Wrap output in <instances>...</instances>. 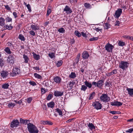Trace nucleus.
Instances as JSON below:
<instances>
[{
  "label": "nucleus",
  "mask_w": 133,
  "mask_h": 133,
  "mask_svg": "<svg viewBox=\"0 0 133 133\" xmlns=\"http://www.w3.org/2000/svg\"><path fill=\"white\" fill-rule=\"evenodd\" d=\"M27 125L28 129L30 133H38V129L32 123H29Z\"/></svg>",
  "instance_id": "nucleus-1"
},
{
  "label": "nucleus",
  "mask_w": 133,
  "mask_h": 133,
  "mask_svg": "<svg viewBox=\"0 0 133 133\" xmlns=\"http://www.w3.org/2000/svg\"><path fill=\"white\" fill-rule=\"evenodd\" d=\"M100 99L101 101L105 102H108L110 100V98L106 94H102L100 97Z\"/></svg>",
  "instance_id": "nucleus-2"
},
{
  "label": "nucleus",
  "mask_w": 133,
  "mask_h": 133,
  "mask_svg": "<svg viewBox=\"0 0 133 133\" xmlns=\"http://www.w3.org/2000/svg\"><path fill=\"white\" fill-rule=\"evenodd\" d=\"M92 105L97 110L100 109L102 107L101 104L98 101L93 102Z\"/></svg>",
  "instance_id": "nucleus-3"
},
{
  "label": "nucleus",
  "mask_w": 133,
  "mask_h": 133,
  "mask_svg": "<svg viewBox=\"0 0 133 133\" xmlns=\"http://www.w3.org/2000/svg\"><path fill=\"white\" fill-rule=\"evenodd\" d=\"M128 64L127 62L121 61L119 63V67L123 70H124L128 67V66L127 64Z\"/></svg>",
  "instance_id": "nucleus-4"
},
{
  "label": "nucleus",
  "mask_w": 133,
  "mask_h": 133,
  "mask_svg": "<svg viewBox=\"0 0 133 133\" xmlns=\"http://www.w3.org/2000/svg\"><path fill=\"white\" fill-rule=\"evenodd\" d=\"M15 56L14 54L9 55L7 60V62L10 64H13L14 63V60L15 59Z\"/></svg>",
  "instance_id": "nucleus-5"
},
{
  "label": "nucleus",
  "mask_w": 133,
  "mask_h": 133,
  "mask_svg": "<svg viewBox=\"0 0 133 133\" xmlns=\"http://www.w3.org/2000/svg\"><path fill=\"white\" fill-rule=\"evenodd\" d=\"M20 125V123L17 119H14L11 122L10 124V127L12 128L17 127L18 126Z\"/></svg>",
  "instance_id": "nucleus-6"
},
{
  "label": "nucleus",
  "mask_w": 133,
  "mask_h": 133,
  "mask_svg": "<svg viewBox=\"0 0 133 133\" xmlns=\"http://www.w3.org/2000/svg\"><path fill=\"white\" fill-rule=\"evenodd\" d=\"M105 50L108 52L112 51V50L114 48V46L110 43H108L106 44L105 46Z\"/></svg>",
  "instance_id": "nucleus-7"
},
{
  "label": "nucleus",
  "mask_w": 133,
  "mask_h": 133,
  "mask_svg": "<svg viewBox=\"0 0 133 133\" xmlns=\"http://www.w3.org/2000/svg\"><path fill=\"white\" fill-rule=\"evenodd\" d=\"M13 73L15 75L20 74L21 73L20 69L17 67L14 68L13 69Z\"/></svg>",
  "instance_id": "nucleus-8"
},
{
  "label": "nucleus",
  "mask_w": 133,
  "mask_h": 133,
  "mask_svg": "<svg viewBox=\"0 0 133 133\" xmlns=\"http://www.w3.org/2000/svg\"><path fill=\"white\" fill-rule=\"evenodd\" d=\"M64 11H66V13L67 14H71L72 12V11L71 9L68 5H66L65 8L63 9Z\"/></svg>",
  "instance_id": "nucleus-9"
},
{
  "label": "nucleus",
  "mask_w": 133,
  "mask_h": 133,
  "mask_svg": "<svg viewBox=\"0 0 133 133\" xmlns=\"http://www.w3.org/2000/svg\"><path fill=\"white\" fill-rule=\"evenodd\" d=\"M104 80L101 79L98 81L97 82L98 88L99 89H102L104 85Z\"/></svg>",
  "instance_id": "nucleus-10"
},
{
  "label": "nucleus",
  "mask_w": 133,
  "mask_h": 133,
  "mask_svg": "<svg viewBox=\"0 0 133 133\" xmlns=\"http://www.w3.org/2000/svg\"><path fill=\"white\" fill-rule=\"evenodd\" d=\"M122 13V10L121 9H118L116 11L115 13V16L117 18H118L120 16Z\"/></svg>",
  "instance_id": "nucleus-11"
},
{
  "label": "nucleus",
  "mask_w": 133,
  "mask_h": 133,
  "mask_svg": "<svg viewBox=\"0 0 133 133\" xmlns=\"http://www.w3.org/2000/svg\"><path fill=\"white\" fill-rule=\"evenodd\" d=\"M110 104L112 106H119L122 105V103L118 101L112 102L110 103Z\"/></svg>",
  "instance_id": "nucleus-12"
},
{
  "label": "nucleus",
  "mask_w": 133,
  "mask_h": 133,
  "mask_svg": "<svg viewBox=\"0 0 133 133\" xmlns=\"http://www.w3.org/2000/svg\"><path fill=\"white\" fill-rule=\"evenodd\" d=\"M89 57V54L87 51H84L82 54V57L84 59H88Z\"/></svg>",
  "instance_id": "nucleus-13"
},
{
  "label": "nucleus",
  "mask_w": 133,
  "mask_h": 133,
  "mask_svg": "<svg viewBox=\"0 0 133 133\" xmlns=\"http://www.w3.org/2000/svg\"><path fill=\"white\" fill-rule=\"evenodd\" d=\"M8 71L2 70L1 72V76L3 78L6 77L8 75Z\"/></svg>",
  "instance_id": "nucleus-14"
},
{
  "label": "nucleus",
  "mask_w": 133,
  "mask_h": 133,
  "mask_svg": "<svg viewBox=\"0 0 133 133\" xmlns=\"http://www.w3.org/2000/svg\"><path fill=\"white\" fill-rule=\"evenodd\" d=\"M63 92L58 91H56L54 92V95L55 96L59 97L63 95Z\"/></svg>",
  "instance_id": "nucleus-15"
},
{
  "label": "nucleus",
  "mask_w": 133,
  "mask_h": 133,
  "mask_svg": "<svg viewBox=\"0 0 133 133\" xmlns=\"http://www.w3.org/2000/svg\"><path fill=\"white\" fill-rule=\"evenodd\" d=\"M20 124L22 123L25 125H26L28 122H29V120L26 119H24L21 118L20 119Z\"/></svg>",
  "instance_id": "nucleus-16"
},
{
  "label": "nucleus",
  "mask_w": 133,
  "mask_h": 133,
  "mask_svg": "<svg viewBox=\"0 0 133 133\" xmlns=\"http://www.w3.org/2000/svg\"><path fill=\"white\" fill-rule=\"evenodd\" d=\"M54 80L56 83H59L61 82V79L58 76H56L54 77Z\"/></svg>",
  "instance_id": "nucleus-17"
},
{
  "label": "nucleus",
  "mask_w": 133,
  "mask_h": 133,
  "mask_svg": "<svg viewBox=\"0 0 133 133\" xmlns=\"http://www.w3.org/2000/svg\"><path fill=\"white\" fill-rule=\"evenodd\" d=\"M127 90L130 96H133V88H127Z\"/></svg>",
  "instance_id": "nucleus-18"
},
{
  "label": "nucleus",
  "mask_w": 133,
  "mask_h": 133,
  "mask_svg": "<svg viewBox=\"0 0 133 133\" xmlns=\"http://www.w3.org/2000/svg\"><path fill=\"white\" fill-rule=\"evenodd\" d=\"M31 28L32 30H36L39 29V27L37 26V25H34L32 24L31 26Z\"/></svg>",
  "instance_id": "nucleus-19"
},
{
  "label": "nucleus",
  "mask_w": 133,
  "mask_h": 133,
  "mask_svg": "<svg viewBox=\"0 0 133 133\" xmlns=\"http://www.w3.org/2000/svg\"><path fill=\"white\" fill-rule=\"evenodd\" d=\"M5 20L2 17H0V25L2 26H4L5 24Z\"/></svg>",
  "instance_id": "nucleus-20"
},
{
  "label": "nucleus",
  "mask_w": 133,
  "mask_h": 133,
  "mask_svg": "<svg viewBox=\"0 0 133 133\" xmlns=\"http://www.w3.org/2000/svg\"><path fill=\"white\" fill-rule=\"evenodd\" d=\"M84 83L85 85L87 87V88L88 87L89 88H90L92 87V84L91 83L87 81H85Z\"/></svg>",
  "instance_id": "nucleus-21"
},
{
  "label": "nucleus",
  "mask_w": 133,
  "mask_h": 133,
  "mask_svg": "<svg viewBox=\"0 0 133 133\" xmlns=\"http://www.w3.org/2000/svg\"><path fill=\"white\" fill-rule=\"evenodd\" d=\"M23 58L24 60V62L26 63H28V61H29V58L28 56L25 54H24L23 55Z\"/></svg>",
  "instance_id": "nucleus-22"
},
{
  "label": "nucleus",
  "mask_w": 133,
  "mask_h": 133,
  "mask_svg": "<svg viewBox=\"0 0 133 133\" xmlns=\"http://www.w3.org/2000/svg\"><path fill=\"white\" fill-rule=\"evenodd\" d=\"M11 24H10L9 25H6L4 26V27L6 28V29L8 30H11L13 28V27L11 25Z\"/></svg>",
  "instance_id": "nucleus-23"
},
{
  "label": "nucleus",
  "mask_w": 133,
  "mask_h": 133,
  "mask_svg": "<svg viewBox=\"0 0 133 133\" xmlns=\"http://www.w3.org/2000/svg\"><path fill=\"white\" fill-rule=\"evenodd\" d=\"M47 105L49 107L53 108L54 106L55 103L54 102L52 101L49 103H48Z\"/></svg>",
  "instance_id": "nucleus-24"
},
{
  "label": "nucleus",
  "mask_w": 133,
  "mask_h": 133,
  "mask_svg": "<svg viewBox=\"0 0 133 133\" xmlns=\"http://www.w3.org/2000/svg\"><path fill=\"white\" fill-rule=\"evenodd\" d=\"M88 126L90 129L91 130L95 129V127L92 123H89L88 125Z\"/></svg>",
  "instance_id": "nucleus-25"
},
{
  "label": "nucleus",
  "mask_w": 133,
  "mask_h": 133,
  "mask_svg": "<svg viewBox=\"0 0 133 133\" xmlns=\"http://www.w3.org/2000/svg\"><path fill=\"white\" fill-rule=\"evenodd\" d=\"M95 93L94 92L91 93L89 97L88 98L89 100H90L92 99L95 96Z\"/></svg>",
  "instance_id": "nucleus-26"
},
{
  "label": "nucleus",
  "mask_w": 133,
  "mask_h": 133,
  "mask_svg": "<svg viewBox=\"0 0 133 133\" xmlns=\"http://www.w3.org/2000/svg\"><path fill=\"white\" fill-rule=\"evenodd\" d=\"M33 56L34 58L36 60H38L40 58L39 55H37L36 54L34 53Z\"/></svg>",
  "instance_id": "nucleus-27"
},
{
  "label": "nucleus",
  "mask_w": 133,
  "mask_h": 133,
  "mask_svg": "<svg viewBox=\"0 0 133 133\" xmlns=\"http://www.w3.org/2000/svg\"><path fill=\"white\" fill-rule=\"evenodd\" d=\"M69 77L70 78L74 79L76 77V75L75 72H71Z\"/></svg>",
  "instance_id": "nucleus-28"
},
{
  "label": "nucleus",
  "mask_w": 133,
  "mask_h": 133,
  "mask_svg": "<svg viewBox=\"0 0 133 133\" xmlns=\"http://www.w3.org/2000/svg\"><path fill=\"white\" fill-rule=\"evenodd\" d=\"M55 110H56V111L59 114V115L62 116L63 113L62 111L61 110V109L57 108L55 109Z\"/></svg>",
  "instance_id": "nucleus-29"
},
{
  "label": "nucleus",
  "mask_w": 133,
  "mask_h": 133,
  "mask_svg": "<svg viewBox=\"0 0 133 133\" xmlns=\"http://www.w3.org/2000/svg\"><path fill=\"white\" fill-rule=\"evenodd\" d=\"M9 86V85L8 83H5L3 84L2 86V88L5 89H6L8 88Z\"/></svg>",
  "instance_id": "nucleus-30"
},
{
  "label": "nucleus",
  "mask_w": 133,
  "mask_h": 133,
  "mask_svg": "<svg viewBox=\"0 0 133 133\" xmlns=\"http://www.w3.org/2000/svg\"><path fill=\"white\" fill-rule=\"evenodd\" d=\"M110 24L107 23H105L104 25V28L108 29L110 27Z\"/></svg>",
  "instance_id": "nucleus-31"
},
{
  "label": "nucleus",
  "mask_w": 133,
  "mask_h": 133,
  "mask_svg": "<svg viewBox=\"0 0 133 133\" xmlns=\"http://www.w3.org/2000/svg\"><path fill=\"white\" fill-rule=\"evenodd\" d=\"M4 51L8 54H10L11 53V52L10 49L8 47L4 49Z\"/></svg>",
  "instance_id": "nucleus-32"
},
{
  "label": "nucleus",
  "mask_w": 133,
  "mask_h": 133,
  "mask_svg": "<svg viewBox=\"0 0 133 133\" xmlns=\"http://www.w3.org/2000/svg\"><path fill=\"white\" fill-rule=\"evenodd\" d=\"M87 88V87L85 85H82L81 88V90L83 91H85Z\"/></svg>",
  "instance_id": "nucleus-33"
},
{
  "label": "nucleus",
  "mask_w": 133,
  "mask_h": 133,
  "mask_svg": "<svg viewBox=\"0 0 133 133\" xmlns=\"http://www.w3.org/2000/svg\"><path fill=\"white\" fill-rule=\"evenodd\" d=\"M6 22H12V18L9 17H7L5 19Z\"/></svg>",
  "instance_id": "nucleus-34"
},
{
  "label": "nucleus",
  "mask_w": 133,
  "mask_h": 133,
  "mask_svg": "<svg viewBox=\"0 0 133 133\" xmlns=\"http://www.w3.org/2000/svg\"><path fill=\"white\" fill-rule=\"evenodd\" d=\"M58 31L60 33H64L65 30L64 28H62L58 29Z\"/></svg>",
  "instance_id": "nucleus-35"
},
{
  "label": "nucleus",
  "mask_w": 133,
  "mask_h": 133,
  "mask_svg": "<svg viewBox=\"0 0 133 133\" xmlns=\"http://www.w3.org/2000/svg\"><path fill=\"white\" fill-rule=\"evenodd\" d=\"M34 76L36 78L40 79L42 78L41 76L37 74L36 73H35L34 74Z\"/></svg>",
  "instance_id": "nucleus-36"
},
{
  "label": "nucleus",
  "mask_w": 133,
  "mask_h": 133,
  "mask_svg": "<svg viewBox=\"0 0 133 133\" xmlns=\"http://www.w3.org/2000/svg\"><path fill=\"white\" fill-rule=\"evenodd\" d=\"M63 63L62 61L60 60L58 61L57 63L56 64V65L57 67H59L61 66Z\"/></svg>",
  "instance_id": "nucleus-37"
},
{
  "label": "nucleus",
  "mask_w": 133,
  "mask_h": 133,
  "mask_svg": "<svg viewBox=\"0 0 133 133\" xmlns=\"http://www.w3.org/2000/svg\"><path fill=\"white\" fill-rule=\"evenodd\" d=\"M18 38L21 41H24L25 40L24 36L21 34L19 35Z\"/></svg>",
  "instance_id": "nucleus-38"
},
{
  "label": "nucleus",
  "mask_w": 133,
  "mask_h": 133,
  "mask_svg": "<svg viewBox=\"0 0 133 133\" xmlns=\"http://www.w3.org/2000/svg\"><path fill=\"white\" fill-rule=\"evenodd\" d=\"M75 35L78 37H80L81 36V34L77 30H76L75 32Z\"/></svg>",
  "instance_id": "nucleus-39"
},
{
  "label": "nucleus",
  "mask_w": 133,
  "mask_h": 133,
  "mask_svg": "<svg viewBox=\"0 0 133 133\" xmlns=\"http://www.w3.org/2000/svg\"><path fill=\"white\" fill-rule=\"evenodd\" d=\"M118 44L119 46H123L125 45V44L123 42L119 41L118 43Z\"/></svg>",
  "instance_id": "nucleus-40"
},
{
  "label": "nucleus",
  "mask_w": 133,
  "mask_h": 133,
  "mask_svg": "<svg viewBox=\"0 0 133 133\" xmlns=\"http://www.w3.org/2000/svg\"><path fill=\"white\" fill-rule=\"evenodd\" d=\"M49 56L51 58L55 57V55L54 54L53 52H52L49 53L48 54Z\"/></svg>",
  "instance_id": "nucleus-41"
},
{
  "label": "nucleus",
  "mask_w": 133,
  "mask_h": 133,
  "mask_svg": "<svg viewBox=\"0 0 133 133\" xmlns=\"http://www.w3.org/2000/svg\"><path fill=\"white\" fill-rule=\"evenodd\" d=\"M15 106V104L12 103H10L8 105V107L9 108H13Z\"/></svg>",
  "instance_id": "nucleus-42"
},
{
  "label": "nucleus",
  "mask_w": 133,
  "mask_h": 133,
  "mask_svg": "<svg viewBox=\"0 0 133 133\" xmlns=\"http://www.w3.org/2000/svg\"><path fill=\"white\" fill-rule=\"evenodd\" d=\"M4 65V61L2 59L0 58V66L2 67Z\"/></svg>",
  "instance_id": "nucleus-43"
},
{
  "label": "nucleus",
  "mask_w": 133,
  "mask_h": 133,
  "mask_svg": "<svg viewBox=\"0 0 133 133\" xmlns=\"http://www.w3.org/2000/svg\"><path fill=\"white\" fill-rule=\"evenodd\" d=\"M75 82L73 81L72 82H70L69 85L71 89L73 87V85L75 84Z\"/></svg>",
  "instance_id": "nucleus-44"
},
{
  "label": "nucleus",
  "mask_w": 133,
  "mask_h": 133,
  "mask_svg": "<svg viewBox=\"0 0 133 133\" xmlns=\"http://www.w3.org/2000/svg\"><path fill=\"white\" fill-rule=\"evenodd\" d=\"M110 113H112L113 114H120L121 113V112L119 111H111Z\"/></svg>",
  "instance_id": "nucleus-45"
},
{
  "label": "nucleus",
  "mask_w": 133,
  "mask_h": 133,
  "mask_svg": "<svg viewBox=\"0 0 133 133\" xmlns=\"http://www.w3.org/2000/svg\"><path fill=\"white\" fill-rule=\"evenodd\" d=\"M92 85H93L95 87H98L97 82L95 81H93L92 83Z\"/></svg>",
  "instance_id": "nucleus-46"
},
{
  "label": "nucleus",
  "mask_w": 133,
  "mask_h": 133,
  "mask_svg": "<svg viewBox=\"0 0 133 133\" xmlns=\"http://www.w3.org/2000/svg\"><path fill=\"white\" fill-rule=\"evenodd\" d=\"M26 6L28 10V11L29 12H31V6L30 4H28L26 5Z\"/></svg>",
  "instance_id": "nucleus-47"
},
{
  "label": "nucleus",
  "mask_w": 133,
  "mask_h": 133,
  "mask_svg": "<svg viewBox=\"0 0 133 133\" xmlns=\"http://www.w3.org/2000/svg\"><path fill=\"white\" fill-rule=\"evenodd\" d=\"M98 39V37H94L90 39L89 40L90 41H96Z\"/></svg>",
  "instance_id": "nucleus-48"
},
{
  "label": "nucleus",
  "mask_w": 133,
  "mask_h": 133,
  "mask_svg": "<svg viewBox=\"0 0 133 133\" xmlns=\"http://www.w3.org/2000/svg\"><path fill=\"white\" fill-rule=\"evenodd\" d=\"M29 83L31 85H32L33 86L36 85L35 82L34 81H30L29 82Z\"/></svg>",
  "instance_id": "nucleus-49"
},
{
  "label": "nucleus",
  "mask_w": 133,
  "mask_h": 133,
  "mask_svg": "<svg viewBox=\"0 0 133 133\" xmlns=\"http://www.w3.org/2000/svg\"><path fill=\"white\" fill-rule=\"evenodd\" d=\"M84 5L85 7L87 8H89V7L90 6V4L87 3H84Z\"/></svg>",
  "instance_id": "nucleus-50"
},
{
  "label": "nucleus",
  "mask_w": 133,
  "mask_h": 133,
  "mask_svg": "<svg viewBox=\"0 0 133 133\" xmlns=\"http://www.w3.org/2000/svg\"><path fill=\"white\" fill-rule=\"evenodd\" d=\"M4 6L5 9L10 11L11 10L9 6L8 5H5Z\"/></svg>",
  "instance_id": "nucleus-51"
},
{
  "label": "nucleus",
  "mask_w": 133,
  "mask_h": 133,
  "mask_svg": "<svg viewBox=\"0 0 133 133\" xmlns=\"http://www.w3.org/2000/svg\"><path fill=\"white\" fill-rule=\"evenodd\" d=\"M52 95L51 94H49L47 98V99L49 100L52 97Z\"/></svg>",
  "instance_id": "nucleus-52"
},
{
  "label": "nucleus",
  "mask_w": 133,
  "mask_h": 133,
  "mask_svg": "<svg viewBox=\"0 0 133 133\" xmlns=\"http://www.w3.org/2000/svg\"><path fill=\"white\" fill-rule=\"evenodd\" d=\"M29 32L30 34L34 36L35 35V32L33 30L30 31Z\"/></svg>",
  "instance_id": "nucleus-53"
},
{
  "label": "nucleus",
  "mask_w": 133,
  "mask_h": 133,
  "mask_svg": "<svg viewBox=\"0 0 133 133\" xmlns=\"http://www.w3.org/2000/svg\"><path fill=\"white\" fill-rule=\"evenodd\" d=\"M27 102L28 103H30L31 102L32 100V99L31 98L29 97L27 99Z\"/></svg>",
  "instance_id": "nucleus-54"
},
{
  "label": "nucleus",
  "mask_w": 133,
  "mask_h": 133,
  "mask_svg": "<svg viewBox=\"0 0 133 133\" xmlns=\"http://www.w3.org/2000/svg\"><path fill=\"white\" fill-rule=\"evenodd\" d=\"M51 10L50 9H48L47 11V12L46 14V16H48L51 13Z\"/></svg>",
  "instance_id": "nucleus-55"
},
{
  "label": "nucleus",
  "mask_w": 133,
  "mask_h": 133,
  "mask_svg": "<svg viewBox=\"0 0 133 133\" xmlns=\"http://www.w3.org/2000/svg\"><path fill=\"white\" fill-rule=\"evenodd\" d=\"M47 121H41L40 122V123L41 124H42L43 125H47L46 123Z\"/></svg>",
  "instance_id": "nucleus-56"
},
{
  "label": "nucleus",
  "mask_w": 133,
  "mask_h": 133,
  "mask_svg": "<svg viewBox=\"0 0 133 133\" xmlns=\"http://www.w3.org/2000/svg\"><path fill=\"white\" fill-rule=\"evenodd\" d=\"M46 123H47V125H51L53 124V123L51 122L48 121H47Z\"/></svg>",
  "instance_id": "nucleus-57"
},
{
  "label": "nucleus",
  "mask_w": 133,
  "mask_h": 133,
  "mask_svg": "<svg viewBox=\"0 0 133 133\" xmlns=\"http://www.w3.org/2000/svg\"><path fill=\"white\" fill-rule=\"evenodd\" d=\"M111 72L112 75L114 74H116L117 73V70H114L112 71H111Z\"/></svg>",
  "instance_id": "nucleus-58"
},
{
  "label": "nucleus",
  "mask_w": 133,
  "mask_h": 133,
  "mask_svg": "<svg viewBox=\"0 0 133 133\" xmlns=\"http://www.w3.org/2000/svg\"><path fill=\"white\" fill-rule=\"evenodd\" d=\"M75 42V41L73 38L71 39L70 41V43L71 44H74Z\"/></svg>",
  "instance_id": "nucleus-59"
},
{
  "label": "nucleus",
  "mask_w": 133,
  "mask_h": 133,
  "mask_svg": "<svg viewBox=\"0 0 133 133\" xmlns=\"http://www.w3.org/2000/svg\"><path fill=\"white\" fill-rule=\"evenodd\" d=\"M41 91L43 93V94L45 93L46 92L45 89L43 88H41Z\"/></svg>",
  "instance_id": "nucleus-60"
},
{
  "label": "nucleus",
  "mask_w": 133,
  "mask_h": 133,
  "mask_svg": "<svg viewBox=\"0 0 133 133\" xmlns=\"http://www.w3.org/2000/svg\"><path fill=\"white\" fill-rule=\"evenodd\" d=\"M13 15L14 16L15 18H16L17 17V14L16 12H13Z\"/></svg>",
  "instance_id": "nucleus-61"
},
{
  "label": "nucleus",
  "mask_w": 133,
  "mask_h": 133,
  "mask_svg": "<svg viewBox=\"0 0 133 133\" xmlns=\"http://www.w3.org/2000/svg\"><path fill=\"white\" fill-rule=\"evenodd\" d=\"M81 34L84 37H87V35L83 32H81Z\"/></svg>",
  "instance_id": "nucleus-62"
},
{
  "label": "nucleus",
  "mask_w": 133,
  "mask_h": 133,
  "mask_svg": "<svg viewBox=\"0 0 133 133\" xmlns=\"http://www.w3.org/2000/svg\"><path fill=\"white\" fill-rule=\"evenodd\" d=\"M112 73L111 72L109 73H107L106 74V75L108 77H109L110 76L112 75Z\"/></svg>",
  "instance_id": "nucleus-63"
},
{
  "label": "nucleus",
  "mask_w": 133,
  "mask_h": 133,
  "mask_svg": "<svg viewBox=\"0 0 133 133\" xmlns=\"http://www.w3.org/2000/svg\"><path fill=\"white\" fill-rule=\"evenodd\" d=\"M105 86H109V83L108 82L106 81L105 83Z\"/></svg>",
  "instance_id": "nucleus-64"
}]
</instances>
